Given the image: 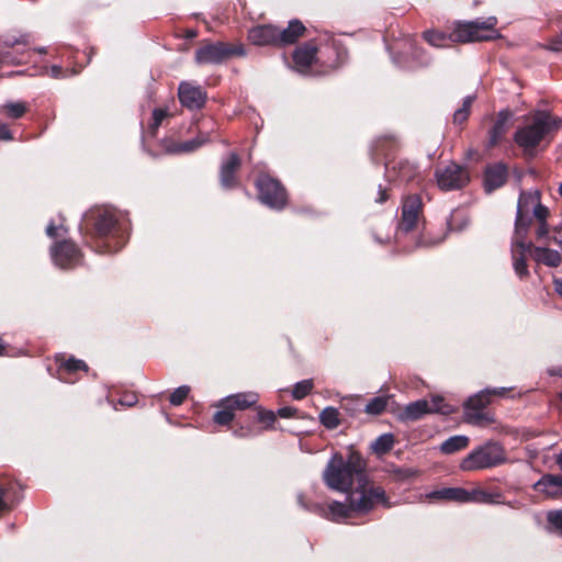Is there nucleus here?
<instances>
[{
  "label": "nucleus",
  "mask_w": 562,
  "mask_h": 562,
  "mask_svg": "<svg viewBox=\"0 0 562 562\" xmlns=\"http://www.w3.org/2000/svg\"><path fill=\"white\" fill-rule=\"evenodd\" d=\"M346 501H334L326 509L323 505L314 503L306 504L303 495H297L299 505L305 510L315 513L335 522H345L350 518L362 517L371 513L378 505L385 508L391 507L389 497L385 490L380 485H374L370 482L369 476H366L363 482L356 483L346 493Z\"/></svg>",
  "instance_id": "1"
},
{
  "label": "nucleus",
  "mask_w": 562,
  "mask_h": 562,
  "mask_svg": "<svg viewBox=\"0 0 562 562\" xmlns=\"http://www.w3.org/2000/svg\"><path fill=\"white\" fill-rule=\"evenodd\" d=\"M86 228L92 227V236L101 244L98 251L112 254L119 251L128 239L130 223L125 214L110 207H95L83 215Z\"/></svg>",
  "instance_id": "2"
},
{
  "label": "nucleus",
  "mask_w": 562,
  "mask_h": 562,
  "mask_svg": "<svg viewBox=\"0 0 562 562\" xmlns=\"http://www.w3.org/2000/svg\"><path fill=\"white\" fill-rule=\"evenodd\" d=\"M367 473V462L361 453L350 451L347 457L334 453L328 460L322 479L325 485L333 491L346 493L356 483L363 482Z\"/></svg>",
  "instance_id": "3"
},
{
  "label": "nucleus",
  "mask_w": 562,
  "mask_h": 562,
  "mask_svg": "<svg viewBox=\"0 0 562 562\" xmlns=\"http://www.w3.org/2000/svg\"><path fill=\"white\" fill-rule=\"evenodd\" d=\"M496 23L495 16L459 22L449 35L428 30L424 32L423 37L435 47H446L448 42L470 43L488 41L499 36L498 31L495 29Z\"/></svg>",
  "instance_id": "4"
},
{
  "label": "nucleus",
  "mask_w": 562,
  "mask_h": 562,
  "mask_svg": "<svg viewBox=\"0 0 562 562\" xmlns=\"http://www.w3.org/2000/svg\"><path fill=\"white\" fill-rule=\"evenodd\" d=\"M561 125V119L547 111H537L532 122L519 127L514 134L515 143L525 154L532 155L536 147Z\"/></svg>",
  "instance_id": "5"
},
{
  "label": "nucleus",
  "mask_w": 562,
  "mask_h": 562,
  "mask_svg": "<svg viewBox=\"0 0 562 562\" xmlns=\"http://www.w3.org/2000/svg\"><path fill=\"white\" fill-rule=\"evenodd\" d=\"M506 461L504 447L497 441H487L472 450L460 463L462 471H479L495 468Z\"/></svg>",
  "instance_id": "6"
},
{
  "label": "nucleus",
  "mask_w": 562,
  "mask_h": 562,
  "mask_svg": "<svg viewBox=\"0 0 562 562\" xmlns=\"http://www.w3.org/2000/svg\"><path fill=\"white\" fill-rule=\"evenodd\" d=\"M241 44L232 45L225 42L207 43L195 50L194 60L198 65H220L234 56H245Z\"/></svg>",
  "instance_id": "7"
},
{
  "label": "nucleus",
  "mask_w": 562,
  "mask_h": 562,
  "mask_svg": "<svg viewBox=\"0 0 562 562\" xmlns=\"http://www.w3.org/2000/svg\"><path fill=\"white\" fill-rule=\"evenodd\" d=\"M507 390L506 387H486L470 396L464 403V415L468 423L481 425L483 422H491L490 415L484 412L485 407L491 403V396H502Z\"/></svg>",
  "instance_id": "8"
},
{
  "label": "nucleus",
  "mask_w": 562,
  "mask_h": 562,
  "mask_svg": "<svg viewBox=\"0 0 562 562\" xmlns=\"http://www.w3.org/2000/svg\"><path fill=\"white\" fill-rule=\"evenodd\" d=\"M260 202L270 209L282 210L286 203L283 186L268 175H261L256 181Z\"/></svg>",
  "instance_id": "9"
},
{
  "label": "nucleus",
  "mask_w": 562,
  "mask_h": 562,
  "mask_svg": "<svg viewBox=\"0 0 562 562\" xmlns=\"http://www.w3.org/2000/svg\"><path fill=\"white\" fill-rule=\"evenodd\" d=\"M435 177L438 187L443 191L459 190L470 181L468 170L456 162H450L443 168H437Z\"/></svg>",
  "instance_id": "10"
},
{
  "label": "nucleus",
  "mask_w": 562,
  "mask_h": 562,
  "mask_svg": "<svg viewBox=\"0 0 562 562\" xmlns=\"http://www.w3.org/2000/svg\"><path fill=\"white\" fill-rule=\"evenodd\" d=\"M50 257L60 269H72L81 262L80 249L70 240L56 243L50 247Z\"/></svg>",
  "instance_id": "11"
},
{
  "label": "nucleus",
  "mask_w": 562,
  "mask_h": 562,
  "mask_svg": "<svg viewBox=\"0 0 562 562\" xmlns=\"http://www.w3.org/2000/svg\"><path fill=\"white\" fill-rule=\"evenodd\" d=\"M180 103L189 110H200L206 102V91L191 82L182 81L178 88Z\"/></svg>",
  "instance_id": "12"
},
{
  "label": "nucleus",
  "mask_w": 562,
  "mask_h": 562,
  "mask_svg": "<svg viewBox=\"0 0 562 562\" xmlns=\"http://www.w3.org/2000/svg\"><path fill=\"white\" fill-rule=\"evenodd\" d=\"M422 212V200L418 195H411L403 202L402 215L397 229L402 233L413 231Z\"/></svg>",
  "instance_id": "13"
},
{
  "label": "nucleus",
  "mask_w": 562,
  "mask_h": 562,
  "mask_svg": "<svg viewBox=\"0 0 562 562\" xmlns=\"http://www.w3.org/2000/svg\"><path fill=\"white\" fill-rule=\"evenodd\" d=\"M508 179V168L503 162L487 165L484 171V190L491 193L503 187Z\"/></svg>",
  "instance_id": "14"
},
{
  "label": "nucleus",
  "mask_w": 562,
  "mask_h": 562,
  "mask_svg": "<svg viewBox=\"0 0 562 562\" xmlns=\"http://www.w3.org/2000/svg\"><path fill=\"white\" fill-rule=\"evenodd\" d=\"M386 176L400 182H412L419 176V169L415 162L409 160H398L390 167L385 164Z\"/></svg>",
  "instance_id": "15"
},
{
  "label": "nucleus",
  "mask_w": 562,
  "mask_h": 562,
  "mask_svg": "<svg viewBox=\"0 0 562 562\" xmlns=\"http://www.w3.org/2000/svg\"><path fill=\"white\" fill-rule=\"evenodd\" d=\"M280 30L273 25H258L249 30L248 40L257 46L279 45Z\"/></svg>",
  "instance_id": "16"
},
{
  "label": "nucleus",
  "mask_w": 562,
  "mask_h": 562,
  "mask_svg": "<svg viewBox=\"0 0 562 562\" xmlns=\"http://www.w3.org/2000/svg\"><path fill=\"white\" fill-rule=\"evenodd\" d=\"M530 223L531 217L529 216V214L521 212V206L518 207L516 212L515 233L512 244H514V246L516 247H519L521 249V252H526V250L531 249V243L525 241Z\"/></svg>",
  "instance_id": "17"
},
{
  "label": "nucleus",
  "mask_w": 562,
  "mask_h": 562,
  "mask_svg": "<svg viewBox=\"0 0 562 562\" xmlns=\"http://www.w3.org/2000/svg\"><path fill=\"white\" fill-rule=\"evenodd\" d=\"M258 400L259 395L256 392H241L231 394L222 398L218 403V406L224 408H232V411H244L250 406H254Z\"/></svg>",
  "instance_id": "18"
},
{
  "label": "nucleus",
  "mask_w": 562,
  "mask_h": 562,
  "mask_svg": "<svg viewBox=\"0 0 562 562\" xmlns=\"http://www.w3.org/2000/svg\"><path fill=\"white\" fill-rule=\"evenodd\" d=\"M239 166L240 159L236 153H231L228 158L222 162L220 180L224 189H232L236 186L235 173Z\"/></svg>",
  "instance_id": "19"
},
{
  "label": "nucleus",
  "mask_w": 562,
  "mask_h": 562,
  "mask_svg": "<svg viewBox=\"0 0 562 562\" xmlns=\"http://www.w3.org/2000/svg\"><path fill=\"white\" fill-rule=\"evenodd\" d=\"M535 490L551 497L562 495V475H543L538 482H536Z\"/></svg>",
  "instance_id": "20"
},
{
  "label": "nucleus",
  "mask_w": 562,
  "mask_h": 562,
  "mask_svg": "<svg viewBox=\"0 0 562 562\" xmlns=\"http://www.w3.org/2000/svg\"><path fill=\"white\" fill-rule=\"evenodd\" d=\"M512 117V113L508 110H501L497 114V119L488 132V146H495L505 135L507 131L508 121Z\"/></svg>",
  "instance_id": "21"
},
{
  "label": "nucleus",
  "mask_w": 562,
  "mask_h": 562,
  "mask_svg": "<svg viewBox=\"0 0 562 562\" xmlns=\"http://www.w3.org/2000/svg\"><path fill=\"white\" fill-rule=\"evenodd\" d=\"M429 414L426 398L408 403L400 413L398 418L402 422H415Z\"/></svg>",
  "instance_id": "22"
},
{
  "label": "nucleus",
  "mask_w": 562,
  "mask_h": 562,
  "mask_svg": "<svg viewBox=\"0 0 562 562\" xmlns=\"http://www.w3.org/2000/svg\"><path fill=\"white\" fill-rule=\"evenodd\" d=\"M316 56V47L312 44H304L293 53V61L300 72H305Z\"/></svg>",
  "instance_id": "23"
},
{
  "label": "nucleus",
  "mask_w": 562,
  "mask_h": 562,
  "mask_svg": "<svg viewBox=\"0 0 562 562\" xmlns=\"http://www.w3.org/2000/svg\"><path fill=\"white\" fill-rule=\"evenodd\" d=\"M529 251L538 263H543L548 267H558L562 261L561 254L554 249L539 246L533 247L531 245V249Z\"/></svg>",
  "instance_id": "24"
},
{
  "label": "nucleus",
  "mask_w": 562,
  "mask_h": 562,
  "mask_svg": "<svg viewBox=\"0 0 562 562\" xmlns=\"http://www.w3.org/2000/svg\"><path fill=\"white\" fill-rule=\"evenodd\" d=\"M304 31L305 26L300 20H291L288 27L280 30V35H278L279 45L294 44L303 35Z\"/></svg>",
  "instance_id": "25"
},
{
  "label": "nucleus",
  "mask_w": 562,
  "mask_h": 562,
  "mask_svg": "<svg viewBox=\"0 0 562 562\" xmlns=\"http://www.w3.org/2000/svg\"><path fill=\"white\" fill-rule=\"evenodd\" d=\"M465 495L467 490L463 487H442L439 490L431 491L430 493L427 494V497L430 499L464 503Z\"/></svg>",
  "instance_id": "26"
},
{
  "label": "nucleus",
  "mask_w": 562,
  "mask_h": 562,
  "mask_svg": "<svg viewBox=\"0 0 562 562\" xmlns=\"http://www.w3.org/2000/svg\"><path fill=\"white\" fill-rule=\"evenodd\" d=\"M501 494L490 493L482 488L467 490L464 496V503H477V504H499Z\"/></svg>",
  "instance_id": "27"
},
{
  "label": "nucleus",
  "mask_w": 562,
  "mask_h": 562,
  "mask_svg": "<svg viewBox=\"0 0 562 562\" xmlns=\"http://www.w3.org/2000/svg\"><path fill=\"white\" fill-rule=\"evenodd\" d=\"M470 439L465 435H456L446 439L439 446V451L443 454H453L458 451L465 449L469 446Z\"/></svg>",
  "instance_id": "28"
},
{
  "label": "nucleus",
  "mask_w": 562,
  "mask_h": 562,
  "mask_svg": "<svg viewBox=\"0 0 562 562\" xmlns=\"http://www.w3.org/2000/svg\"><path fill=\"white\" fill-rule=\"evenodd\" d=\"M210 142L209 132H200L194 138L173 145V153H191Z\"/></svg>",
  "instance_id": "29"
},
{
  "label": "nucleus",
  "mask_w": 562,
  "mask_h": 562,
  "mask_svg": "<svg viewBox=\"0 0 562 562\" xmlns=\"http://www.w3.org/2000/svg\"><path fill=\"white\" fill-rule=\"evenodd\" d=\"M321 424L329 429H336L340 425L339 412L333 406L325 407L319 414Z\"/></svg>",
  "instance_id": "30"
},
{
  "label": "nucleus",
  "mask_w": 562,
  "mask_h": 562,
  "mask_svg": "<svg viewBox=\"0 0 562 562\" xmlns=\"http://www.w3.org/2000/svg\"><path fill=\"white\" fill-rule=\"evenodd\" d=\"M512 257L516 274L519 276L520 278L528 276L529 271L525 259V252H521V249L519 247L514 246V244H512Z\"/></svg>",
  "instance_id": "31"
},
{
  "label": "nucleus",
  "mask_w": 562,
  "mask_h": 562,
  "mask_svg": "<svg viewBox=\"0 0 562 562\" xmlns=\"http://www.w3.org/2000/svg\"><path fill=\"white\" fill-rule=\"evenodd\" d=\"M429 414H441L450 415L453 412L451 405L445 403V400L440 395H432L427 400Z\"/></svg>",
  "instance_id": "32"
},
{
  "label": "nucleus",
  "mask_w": 562,
  "mask_h": 562,
  "mask_svg": "<svg viewBox=\"0 0 562 562\" xmlns=\"http://www.w3.org/2000/svg\"><path fill=\"white\" fill-rule=\"evenodd\" d=\"M26 105L24 102H5L0 105V112L9 119H20L26 113Z\"/></svg>",
  "instance_id": "33"
},
{
  "label": "nucleus",
  "mask_w": 562,
  "mask_h": 562,
  "mask_svg": "<svg viewBox=\"0 0 562 562\" xmlns=\"http://www.w3.org/2000/svg\"><path fill=\"white\" fill-rule=\"evenodd\" d=\"M393 435L382 434L371 443V449L378 454H384L393 448Z\"/></svg>",
  "instance_id": "34"
},
{
  "label": "nucleus",
  "mask_w": 562,
  "mask_h": 562,
  "mask_svg": "<svg viewBox=\"0 0 562 562\" xmlns=\"http://www.w3.org/2000/svg\"><path fill=\"white\" fill-rule=\"evenodd\" d=\"M389 397L375 396L372 397L364 406V412L369 415H380L387 406Z\"/></svg>",
  "instance_id": "35"
},
{
  "label": "nucleus",
  "mask_w": 562,
  "mask_h": 562,
  "mask_svg": "<svg viewBox=\"0 0 562 562\" xmlns=\"http://www.w3.org/2000/svg\"><path fill=\"white\" fill-rule=\"evenodd\" d=\"M540 200L539 192H521L518 199L517 209L521 205V212L529 214L532 206Z\"/></svg>",
  "instance_id": "36"
},
{
  "label": "nucleus",
  "mask_w": 562,
  "mask_h": 562,
  "mask_svg": "<svg viewBox=\"0 0 562 562\" xmlns=\"http://www.w3.org/2000/svg\"><path fill=\"white\" fill-rule=\"evenodd\" d=\"M314 383L312 379L299 381L294 384L292 396L294 400L304 398L313 390Z\"/></svg>",
  "instance_id": "37"
},
{
  "label": "nucleus",
  "mask_w": 562,
  "mask_h": 562,
  "mask_svg": "<svg viewBox=\"0 0 562 562\" xmlns=\"http://www.w3.org/2000/svg\"><path fill=\"white\" fill-rule=\"evenodd\" d=\"M189 393H190V386L189 385H181V386L177 387L170 394V397H169L170 404L173 405V406L181 405L186 401V398L188 397Z\"/></svg>",
  "instance_id": "38"
},
{
  "label": "nucleus",
  "mask_w": 562,
  "mask_h": 562,
  "mask_svg": "<svg viewBox=\"0 0 562 562\" xmlns=\"http://www.w3.org/2000/svg\"><path fill=\"white\" fill-rule=\"evenodd\" d=\"M549 528L562 535V509L551 510L547 514Z\"/></svg>",
  "instance_id": "39"
},
{
  "label": "nucleus",
  "mask_w": 562,
  "mask_h": 562,
  "mask_svg": "<svg viewBox=\"0 0 562 562\" xmlns=\"http://www.w3.org/2000/svg\"><path fill=\"white\" fill-rule=\"evenodd\" d=\"M60 369L65 372L72 373L78 370L88 371V366L85 361L71 357L60 366Z\"/></svg>",
  "instance_id": "40"
},
{
  "label": "nucleus",
  "mask_w": 562,
  "mask_h": 562,
  "mask_svg": "<svg viewBox=\"0 0 562 562\" xmlns=\"http://www.w3.org/2000/svg\"><path fill=\"white\" fill-rule=\"evenodd\" d=\"M412 56L415 61V65L418 67H426L431 63V58L423 48L413 47Z\"/></svg>",
  "instance_id": "41"
},
{
  "label": "nucleus",
  "mask_w": 562,
  "mask_h": 562,
  "mask_svg": "<svg viewBox=\"0 0 562 562\" xmlns=\"http://www.w3.org/2000/svg\"><path fill=\"white\" fill-rule=\"evenodd\" d=\"M234 413L232 408H224L217 411L214 416L213 420L221 426L228 425L234 419Z\"/></svg>",
  "instance_id": "42"
},
{
  "label": "nucleus",
  "mask_w": 562,
  "mask_h": 562,
  "mask_svg": "<svg viewBox=\"0 0 562 562\" xmlns=\"http://www.w3.org/2000/svg\"><path fill=\"white\" fill-rule=\"evenodd\" d=\"M166 116L167 111L164 109L158 108L153 111V121L149 124V130L153 134L156 133V131L158 130V127L160 126L161 122Z\"/></svg>",
  "instance_id": "43"
},
{
  "label": "nucleus",
  "mask_w": 562,
  "mask_h": 562,
  "mask_svg": "<svg viewBox=\"0 0 562 562\" xmlns=\"http://www.w3.org/2000/svg\"><path fill=\"white\" fill-rule=\"evenodd\" d=\"M532 214L539 222H547L549 210L540 203V200L532 206Z\"/></svg>",
  "instance_id": "44"
},
{
  "label": "nucleus",
  "mask_w": 562,
  "mask_h": 562,
  "mask_svg": "<svg viewBox=\"0 0 562 562\" xmlns=\"http://www.w3.org/2000/svg\"><path fill=\"white\" fill-rule=\"evenodd\" d=\"M67 229L63 224L55 225L54 222H50L46 227V235L50 238H55L57 236L66 235Z\"/></svg>",
  "instance_id": "45"
},
{
  "label": "nucleus",
  "mask_w": 562,
  "mask_h": 562,
  "mask_svg": "<svg viewBox=\"0 0 562 562\" xmlns=\"http://www.w3.org/2000/svg\"><path fill=\"white\" fill-rule=\"evenodd\" d=\"M257 418L260 423L271 426L276 422V414L272 411H265L259 407Z\"/></svg>",
  "instance_id": "46"
},
{
  "label": "nucleus",
  "mask_w": 562,
  "mask_h": 562,
  "mask_svg": "<svg viewBox=\"0 0 562 562\" xmlns=\"http://www.w3.org/2000/svg\"><path fill=\"white\" fill-rule=\"evenodd\" d=\"M340 408L350 416L356 415L360 411L358 404L352 400H344L341 402Z\"/></svg>",
  "instance_id": "47"
},
{
  "label": "nucleus",
  "mask_w": 562,
  "mask_h": 562,
  "mask_svg": "<svg viewBox=\"0 0 562 562\" xmlns=\"http://www.w3.org/2000/svg\"><path fill=\"white\" fill-rule=\"evenodd\" d=\"M469 114H470L469 110H465V108H459L453 113V122L456 124H461L468 120Z\"/></svg>",
  "instance_id": "48"
},
{
  "label": "nucleus",
  "mask_w": 562,
  "mask_h": 562,
  "mask_svg": "<svg viewBox=\"0 0 562 562\" xmlns=\"http://www.w3.org/2000/svg\"><path fill=\"white\" fill-rule=\"evenodd\" d=\"M297 413V409L292 406H283L278 409V415L281 418H290L293 417Z\"/></svg>",
  "instance_id": "49"
},
{
  "label": "nucleus",
  "mask_w": 562,
  "mask_h": 562,
  "mask_svg": "<svg viewBox=\"0 0 562 562\" xmlns=\"http://www.w3.org/2000/svg\"><path fill=\"white\" fill-rule=\"evenodd\" d=\"M549 235V226L547 222H539V226L536 229V237L538 239L547 238Z\"/></svg>",
  "instance_id": "50"
},
{
  "label": "nucleus",
  "mask_w": 562,
  "mask_h": 562,
  "mask_svg": "<svg viewBox=\"0 0 562 562\" xmlns=\"http://www.w3.org/2000/svg\"><path fill=\"white\" fill-rule=\"evenodd\" d=\"M13 139V135L8 126V124L5 123H0V140H12Z\"/></svg>",
  "instance_id": "51"
},
{
  "label": "nucleus",
  "mask_w": 562,
  "mask_h": 562,
  "mask_svg": "<svg viewBox=\"0 0 562 562\" xmlns=\"http://www.w3.org/2000/svg\"><path fill=\"white\" fill-rule=\"evenodd\" d=\"M548 49L552 52H559L562 49V34L552 40V42L548 45Z\"/></svg>",
  "instance_id": "52"
},
{
  "label": "nucleus",
  "mask_w": 562,
  "mask_h": 562,
  "mask_svg": "<svg viewBox=\"0 0 562 562\" xmlns=\"http://www.w3.org/2000/svg\"><path fill=\"white\" fill-rule=\"evenodd\" d=\"M387 190L386 188H383L381 184L378 188V198L375 199L376 203H384L387 200Z\"/></svg>",
  "instance_id": "53"
},
{
  "label": "nucleus",
  "mask_w": 562,
  "mask_h": 562,
  "mask_svg": "<svg viewBox=\"0 0 562 562\" xmlns=\"http://www.w3.org/2000/svg\"><path fill=\"white\" fill-rule=\"evenodd\" d=\"M554 232L557 235L553 236L552 240L562 248V222L554 227Z\"/></svg>",
  "instance_id": "54"
},
{
  "label": "nucleus",
  "mask_w": 562,
  "mask_h": 562,
  "mask_svg": "<svg viewBox=\"0 0 562 562\" xmlns=\"http://www.w3.org/2000/svg\"><path fill=\"white\" fill-rule=\"evenodd\" d=\"M547 373L550 376H559L562 378V366H553L547 369Z\"/></svg>",
  "instance_id": "55"
},
{
  "label": "nucleus",
  "mask_w": 562,
  "mask_h": 562,
  "mask_svg": "<svg viewBox=\"0 0 562 562\" xmlns=\"http://www.w3.org/2000/svg\"><path fill=\"white\" fill-rule=\"evenodd\" d=\"M50 77L55 78V79L61 78L63 77V68L60 66L53 65L50 67Z\"/></svg>",
  "instance_id": "56"
},
{
  "label": "nucleus",
  "mask_w": 562,
  "mask_h": 562,
  "mask_svg": "<svg viewBox=\"0 0 562 562\" xmlns=\"http://www.w3.org/2000/svg\"><path fill=\"white\" fill-rule=\"evenodd\" d=\"M3 46L7 48H12L13 46L19 44L18 37H7L2 42Z\"/></svg>",
  "instance_id": "57"
},
{
  "label": "nucleus",
  "mask_w": 562,
  "mask_h": 562,
  "mask_svg": "<svg viewBox=\"0 0 562 562\" xmlns=\"http://www.w3.org/2000/svg\"><path fill=\"white\" fill-rule=\"evenodd\" d=\"M474 95H467L464 99H463V103H462V106L461 108H465V110H469L470 111V108L474 101Z\"/></svg>",
  "instance_id": "58"
},
{
  "label": "nucleus",
  "mask_w": 562,
  "mask_h": 562,
  "mask_svg": "<svg viewBox=\"0 0 562 562\" xmlns=\"http://www.w3.org/2000/svg\"><path fill=\"white\" fill-rule=\"evenodd\" d=\"M555 291L562 296V279L554 280Z\"/></svg>",
  "instance_id": "59"
},
{
  "label": "nucleus",
  "mask_w": 562,
  "mask_h": 562,
  "mask_svg": "<svg viewBox=\"0 0 562 562\" xmlns=\"http://www.w3.org/2000/svg\"><path fill=\"white\" fill-rule=\"evenodd\" d=\"M19 44L26 45L29 43V35L22 34L18 37Z\"/></svg>",
  "instance_id": "60"
},
{
  "label": "nucleus",
  "mask_w": 562,
  "mask_h": 562,
  "mask_svg": "<svg viewBox=\"0 0 562 562\" xmlns=\"http://www.w3.org/2000/svg\"><path fill=\"white\" fill-rule=\"evenodd\" d=\"M233 434L235 437H245L246 436V431L244 430L243 427L239 429H235Z\"/></svg>",
  "instance_id": "61"
},
{
  "label": "nucleus",
  "mask_w": 562,
  "mask_h": 562,
  "mask_svg": "<svg viewBox=\"0 0 562 562\" xmlns=\"http://www.w3.org/2000/svg\"><path fill=\"white\" fill-rule=\"evenodd\" d=\"M196 35H198V32L195 30H188V32H187L188 38H194V37H196Z\"/></svg>",
  "instance_id": "62"
},
{
  "label": "nucleus",
  "mask_w": 562,
  "mask_h": 562,
  "mask_svg": "<svg viewBox=\"0 0 562 562\" xmlns=\"http://www.w3.org/2000/svg\"><path fill=\"white\" fill-rule=\"evenodd\" d=\"M555 462L560 467V469L562 470V451L557 456Z\"/></svg>",
  "instance_id": "63"
},
{
  "label": "nucleus",
  "mask_w": 562,
  "mask_h": 562,
  "mask_svg": "<svg viewBox=\"0 0 562 562\" xmlns=\"http://www.w3.org/2000/svg\"><path fill=\"white\" fill-rule=\"evenodd\" d=\"M3 58H4L5 60H8V61H11L12 64H20V60L11 59V58H10V54H9V53H5V54L3 55Z\"/></svg>",
  "instance_id": "64"
}]
</instances>
